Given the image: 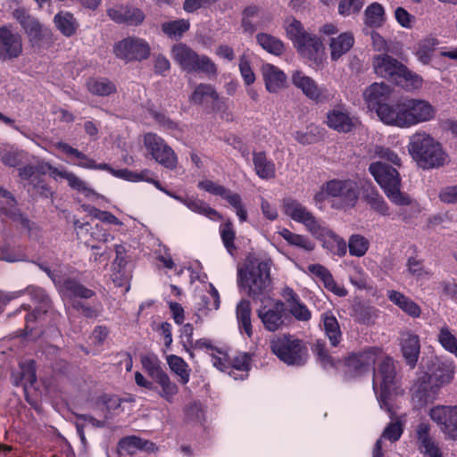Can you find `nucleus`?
Listing matches in <instances>:
<instances>
[{"label": "nucleus", "instance_id": "864d4df0", "mask_svg": "<svg viewBox=\"0 0 457 457\" xmlns=\"http://www.w3.org/2000/svg\"><path fill=\"white\" fill-rule=\"evenodd\" d=\"M141 363L143 369L154 381L166 373L162 367L161 361L154 354L142 356Z\"/></svg>", "mask_w": 457, "mask_h": 457}, {"label": "nucleus", "instance_id": "a19ab883", "mask_svg": "<svg viewBox=\"0 0 457 457\" xmlns=\"http://www.w3.org/2000/svg\"><path fill=\"white\" fill-rule=\"evenodd\" d=\"M354 37L351 32H344L336 37H332L329 42L331 50V59L338 60L345 54L353 46Z\"/></svg>", "mask_w": 457, "mask_h": 457}, {"label": "nucleus", "instance_id": "9b49d317", "mask_svg": "<svg viewBox=\"0 0 457 457\" xmlns=\"http://www.w3.org/2000/svg\"><path fill=\"white\" fill-rule=\"evenodd\" d=\"M15 18L28 35L33 47H40L42 45L54 43V34L49 28L45 27L39 21L28 14L24 10H16Z\"/></svg>", "mask_w": 457, "mask_h": 457}, {"label": "nucleus", "instance_id": "423d86ee", "mask_svg": "<svg viewBox=\"0 0 457 457\" xmlns=\"http://www.w3.org/2000/svg\"><path fill=\"white\" fill-rule=\"evenodd\" d=\"M369 171L393 204L400 206L411 204V197L401 191L402 179L395 168L376 162L370 164Z\"/></svg>", "mask_w": 457, "mask_h": 457}, {"label": "nucleus", "instance_id": "a18cd8bd", "mask_svg": "<svg viewBox=\"0 0 457 457\" xmlns=\"http://www.w3.org/2000/svg\"><path fill=\"white\" fill-rule=\"evenodd\" d=\"M162 31L170 39L179 40L190 29V21L186 19H178L163 22L161 26Z\"/></svg>", "mask_w": 457, "mask_h": 457}, {"label": "nucleus", "instance_id": "c9c22d12", "mask_svg": "<svg viewBox=\"0 0 457 457\" xmlns=\"http://www.w3.org/2000/svg\"><path fill=\"white\" fill-rule=\"evenodd\" d=\"M386 296L391 303L411 318H419L420 316L421 309L419 304L403 293L396 290H388Z\"/></svg>", "mask_w": 457, "mask_h": 457}, {"label": "nucleus", "instance_id": "ddd939ff", "mask_svg": "<svg viewBox=\"0 0 457 457\" xmlns=\"http://www.w3.org/2000/svg\"><path fill=\"white\" fill-rule=\"evenodd\" d=\"M144 145L153 159L158 163L167 169L173 170L176 168L178 162L176 154L160 136L153 132L145 134Z\"/></svg>", "mask_w": 457, "mask_h": 457}, {"label": "nucleus", "instance_id": "aec40b11", "mask_svg": "<svg viewBox=\"0 0 457 457\" xmlns=\"http://www.w3.org/2000/svg\"><path fill=\"white\" fill-rule=\"evenodd\" d=\"M191 104L195 105H206L209 101L212 102V112H219L224 111L227 106L222 98L220 97L219 93L215 87L211 84L200 83L198 84L189 96Z\"/></svg>", "mask_w": 457, "mask_h": 457}, {"label": "nucleus", "instance_id": "052dcab7", "mask_svg": "<svg viewBox=\"0 0 457 457\" xmlns=\"http://www.w3.org/2000/svg\"><path fill=\"white\" fill-rule=\"evenodd\" d=\"M317 128L309 127L306 131L297 130L294 133V138L301 145H312L320 140Z\"/></svg>", "mask_w": 457, "mask_h": 457}, {"label": "nucleus", "instance_id": "c03bdc74", "mask_svg": "<svg viewBox=\"0 0 457 457\" xmlns=\"http://www.w3.org/2000/svg\"><path fill=\"white\" fill-rule=\"evenodd\" d=\"M166 361L170 370L179 378L180 384H187L191 374V369L187 362L182 357L175 354L167 355Z\"/></svg>", "mask_w": 457, "mask_h": 457}, {"label": "nucleus", "instance_id": "a211bd4d", "mask_svg": "<svg viewBox=\"0 0 457 457\" xmlns=\"http://www.w3.org/2000/svg\"><path fill=\"white\" fill-rule=\"evenodd\" d=\"M292 82L297 88L302 90L306 97L316 104H324L332 98L326 87L318 86L311 77L306 76L302 71H297L293 74Z\"/></svg>", "mask_w": 457, "mask_h": 457}, {"label": "nucleus", "instance_id": "7ed1b4c3", "mask_svg": "<svg viewBox=\"0 0 457 457\" xmlns=\"http://www.w3.org/2000/svg\"><path fill=\"white\" fill-rule=\"evenodd\" d=\"M436 113V108L427 100L400 97L397 98V104L389 125L411 128L433 120Z\"/></svg>", "mask_w": 457, "mask_h": 457}, {"label": "nucleus", "instance_id": "f704fd0d", "mask_svg": "<svg viewBox=\"0 0 457 457\" xmlns=\"http://www.w3.org/2000/svg\"><path fill=\"white\" fill-rule=\"evenodd\" d=\"M251 355L247 353H238L232 358L228 357V375L235 379L246 378L251 369Z\"/></svg>", "mask_w": 457, "mask_h": 457}, {"label": "nucleus", "instance_id": "bb28decb", "mask_svg": "<svg viewBox=\"0 0 457 457\" xmlns=\"http://www.w3.org/2000/svg\"><path fill=\"white\" fill-rule=\"evenodd\" d=\"M62 295L71 303L87 300L96 295L93 289L87 287L78 278H67L61 286Z\"/></svg>", "mask_w": 457, "mask_h": 457}, {"label": "nucleus", "instance_id": "f257e3e1", "mask_svg": "<svg viewBox=\"0 0 457 457\" xmlns=\"http://www.w3.org/2000/svg\"><path fill=\"white\" fill-rule=\"evenodd\" d=\"M270 267L267 261L251 262L246 270L239 269L237 272L239 286L243 287L254 301H260L257 316L264 328L275 332L282 328L286 319V307L281 300L268 296L271 287Z\"/></svg>", "mask_w": 457, "mask_h": 457}, {"label": "nucleus", "instance_id": "4c0bfd02", "mask_svg": "<svg viewBox=\"0 0 457 457\" xmlns=\"http://www.w3.org/2000/svg\"><path fill=\"white\" fill-rule=\"evenodd\" d=\"M54 23L61 34L71 37L77 33L79 24L70 12L60 11L54 17Z\"/></svg>", "mask_w": 457, "mask_h": 457}, {"label": "nucleus", "instance_id": "b1692460", "mask_svg": "<svg viewBox=\"0 0 457 457\" xmlns=\"http://www.w3.org/2000/svg\"><path fill=\"white\" fill-rule=\"evenodd\" d=\"M428 376L441 388L451 383L455 374V363L449 357H436L429 367Z\"/></svg>", "mask_w": 457, "mask_h": 457}, {"label": "nucleus", "instance_id": "69168bd1", "mask_svg": "<svg viewBox=\"0 0 457 457\" xmlns=\"http://www.w3.org/2000/svg\"><path fill=\"white\" fill-rule=\"evenodd\" d=\"M286 31L288 38L294 45L302 38V36L308 34V32L304 30L301 21L295 19H293L292 21L287 25Z\"/></svg>", "mask_w": 457, "mask_h": 457}, {"label": "nucleus", "instance_id": "2f4dec72", "mask_svg": "<svg viewBox=\"0 0 457 457\" xmlns=\"http://www.w3.org/2000/svg\"><path fill=\"white\" fill-rule=\"evenodd\" d=\"M262 76L266 89L270 93H276L285 86L286 74L278 67L270 63L262 65Z\"/></svg>", "mask_w": 457, "mask_h": 457}, {"label": "nucleus", "instance_id": "79ce46f5", "mask_svg": "<svg viewBox=\"0 0 457 457\" xmlns=\"http://www.w3.org/2000/svg\"><path fill=\"white\" fill-rule=\"evenodd\" d=\"M386 21L385 9L378 2H373L369 4L363 15V22L366 27L370 29L381 28Z\"/></svg>", "mask_w": 457, "mask_h": 457}, {"label": "nucleus", "instance_id": "c85d7f7f", "mask_svg": "<svg viewBox=\"0 0 457 457\" xmlns=\"http://www.w3.org/2000/svg\"><path fill=\"white\" fill-rule=\"evenodd\" d=\"M174 198L179 200L192 212L205 216L212 220L216 221L223 219L221 213H220L215 209L212 208L204 200L199 199L195 195H174Z\"/></svg>", "mask_w": 457, "mask_h": 457}, {"label": "nucleus", "instance_id": "72a5a7b5", "mask_svg": "<svg viewBox=\"0 0 457 457\" xmlns=\"http://www.w3.org/2000/svg\"><path fill=\"white\" fill-rule=\"evenodd\" d=\"M253 163L254 171L260 179L268 180L276 177V165L264 151L253 152Z\"/></svg>", "mask_w": 457, "mask_h": 457}, {"label": "nucleus", "instance_id": "338daca9", "mask_svg": "<svg viewBox=\"0 0 457 457\" xmlns=\"http://www.w3.org/2000/svg\"><path fill=\"white\" fill-rule=\"evenodd\" d=\"M403 433V423L399 420L390 422L383 431L382 436L394 443L400 439Z\"/></svg>", "mask_w": 457, "mask_h": 457}, {"label": "nucleus", "instance_id": "e2e57ef3", "mask_svg": "<svg viewBox=\"0 0 457 457\" xmlns=\"http://www.w3.org/2000/svg\"><path fill=\"white\" fill-rule=\"evenodd\" d=\"M437 44V40L435 38L426 39L422 44L420 45L417 51V57L424 64L429 63L432 57L433 46Z\"/></svg>", "mask_w": 457, "mask_h": 457}, {"label": "nucleus", "instance_id": "20e7f679", "mask_svg": "<svg viewBox=\"0 0 457 457\" xmlns=\"http://www.w3.org/2000/svg\"><path fill=\"white\" fill-rule=\"evenodd\" d=\"M372 64L378 76L386 79L407 91L421 86L422 79L419 75L387 54L374 56Z\"/></svg>", "mask_w": 457, "mask_h": 457}, {"label": "nucleus", "instance_id": "e433bc0d", "mask_svg": "<svg viewBox=\"0 0 457 457\" xmlns=\"http://www.w3.org/2000/svg\"><path fill=\"white\" fill-rule=\"evenodd\" d=\"M321 322L324 333L328 338L330 345L333 347L338 346L342 341L343 334L335 315L330 311L322 313Z\"/></svg>", "mask_w": 457, "mask_h": 457}, {"label": "nucleus", "instance_id": "3c124183", "mask_svg": "<svg viewBox=\"0 0 457 457\" xmlns=\"http://www.w3.org/2000/svg\"><path fill=\"white\" fill-rule=\"evenodd\" d=\"M278 234L290 245L300 247L305 251L311 252L315 245L307 237L293 233L288 228H284L278 231Z\"/></svg>", "mask_w": 457, "mask_h": 457}, {"label": "nucleus", "instance_id": "6e6552de", "mask_svg": "<svg viewBox=\"0 0 457 457\" xmlns=\"http://www.w3.org/2000/svg\"><path fill=\"white\" fill-rule=\"evenodd\" d=\"M364 99L368 108L375 112L384 124L389 125L397 104L393 89L383 82L372 83L366 88Z\"/></svg>", "mask_w": 457, "mask_h": 457}, {"label": "nucleus", "instance_id": "a878e982", "mask_svg": "<svg viewBox=\"0 0 457 457\" xmlns=\"http://www.w3.org/2000/svg\"><path fill=\"white\" fill-rule=\"evenodd\" d=\"M54 147L67 155H72L79 159V162L77 163V165L81 168L106 170L114 176L115 169L111 167L108 163L96 164L95 160L89 158L84 153L79 151L77 148L71 146L69 144L65 142H56L54 144Z\"/></svg>", "mask_w": 457, "mask_h": 457}, {"label": "nucleus", "instance_id": "c756f323", "mask_svg": "<svg viewBox=\"0 0 457 457\" xmlns=\"http://www.w3.org/2000/svg\"><path fill=\"white\" fill-rule=\"evenodd\" d=\"M307 269L311 274L318 278L322 282L323 286L328 291H331L338 296H345L347 295V290L344 287H339L337 285L333 275L325 266L315 263L310 264Z\"/></svg>", "mask_w": 457, "mask_h": 457}, {"label": "nucleus", "instance_id": "412c9836", "mask_svg": "<svg viewBox=\"0 0 457 457\" xmlns=\"http://www.w3.org/2000/svg\"><path fill=\"white\" fill-rule=\"evenodd\" d=\"M22 53V41L19 33L10 26L0 27V61L7 62L18 58Z\"/></svg>", "mask_w": 457, "mask_h": 457}, {"label": "nucleus", "instance_id": "5701e85b", "mask_svg": "<svg viewBox=\"0 0 457 457\" xmlns=\"http://www.w3.org/2000/svg\"><path fill=\"white\" fill-rule=\"evenodd\" d=\"M106 13L115 23L127 26H139L145 19V15L140 8L130 4L115 5L114 7L108 8Z\"/></svg>", "mask_w": 457, "mask_h": 457}, {"label": "nucleus", "instance_id": "6e6d98bb", "mask_svg": "<svg viewBox=\"0 0 457 457\" xmlns=\"http://www.w3.org/2000/svg\"><path fill=\"white\" fill-rule=\"evenodd\" d=\"M148 442L137 436H129L122 437L118 443L120 451L129 454H134L137 450H142Z\"/></svg>", "mask_w": 457, "mask_h": 457}, {"label": "nucleus", "instance_id": "473e14b6", "mask_svg": "<svg viewBox=\"0 0 457 457\" xmlns=\"http://www.w3.org/2000/svg\"><path fill=\"white\" fill-rule=\"evenodd\" d=\"M362 199L370 210L381 216H389L390 208L378 189L372 186L363 188Z\"/></svg>", "mask_w": 457, "mask_h": 457}, {"label": "nucleus", "instance_id": "0eeeda50", "mask_svg": "<svg viewBox=\"0 0 457 457\" xmlns=\"http://www.w3.org/2000/svg\"><path fill=\"white\" fill-rule=\"evenodd\" d=\"M171 56L186 72L204 73L209 78L216 77L218 74L217 65L209 56L198 54L187 44H175L171 47Z\"/></svg>", "mask_w": 457, "mask_h": 457}, {"label": "nucleus", "instance_id": "774afa93", "mask_svg": "<svg viewBox=\"0 0 457 457\" xmlns=\"http://www.w3.org/2000/svg\"><path fill=\"white\" fill-rule=\"evenodd\" d=\"M4 213L12 221L19 223L21 228H25L29 232L32 230L34 223L31 222V220L16 207L13 210H5Z\"/></svg>", "mask_w": 457, "mask_h": 457}, {"label": "nucleus", "instance_id": "09e8293b", "mask_svg": "<svg viewBox=\"0 0 457 457\" xmlns=\"http://www.w3.org/2000/svg\"><path fill=\"white\" fill-rule=\"evenodd\" d=\"M257 43L268 53L279 56L285 52L284 43L278 37L264 32L256 35Z\"/></svg>", "mask_w": 457, "mask_h": 457}, {"label": "nucleus", "instance_id": "2eb2a0df", "mask_svg": "<svg viewBox=\"0 0 457 457\" xmlns=\"http://www.w3.org/2000/svg\"><path fill=\"white\" fill-rule=\"evenodd\" d=\"M197 187L200 189H203L213 195L220 196L222 199L226 200L235 209L236 214L240 222L247 220V211L243 204L242 197L238 193L232 192L224 186L219 185L210 179L199 181Z\"/></svg>", "mask_w": 457, "mask_h": 457}, {"label": "nucleus", "instance_id": "39448f33", "mask_svg": "<svg viewBox=\"0 0 457 457\" xmlns=\"http://www.w3.org/2000/svg\"><path fill=\"white\" fill-rule=\"evenodd\" d=\"M374 370L373 388L381 409L390 416L395 414L392 405V395L396 389V371L394 359L386 356Z\"/></svg>", "mask_w": 457, "mask_h": 457}, {"label": "nucleus", "instance_id": "5fc2aeb1", "mask_svg": "<svg viewBox=\"0 0 457 457\" xmlns=\"http://www.w3.org/2000/svg\"><path fill=\"white\" fill-rule=\"evenodd\" d=\"M312 351L316 355L317 361L324 369L337 367V361L329 354L326 346V343L323 340H317L313 344Z\"/></svg>", "mask_w": 457, "mask_h": 457}, {"label": "nucleus", "instance_id": "8fccbe9b", "mask_svg": "<svg viewBox=\"0 0 457 457\" xmlns=\"http://www.w3.org/2000/svg\"><path fill=\"white\" fill-rule=\"evenodd\" d=\"M156 384L159 385L161 390L159 391V395L163 398L167 403H173L175 401V396L179 393L178 385L171 381L170 378L167 373L163 374L156 380H154Z\"/></svg>", "mask_w": 457, "mask_h": 457}, {"label": "nucleus", "instance_id": "13d9d810", "mask_svg": "<svg viewBox=\"0 0 457 457\" xmlns=\"http://www.w3.org/2000/svg\"><path fill=\"white\" fill-rule=\"evenodd\" d=\"M71 307L87 319L95 320L98 318L103 312L101 303L91 305L82 301H76L71 303Z\"/></svg>", "mask_w": 457, "mask_h": 457}, {"label": "nucleus", "instance_id": "680f3d73", "mask_svg": "<svg viewBox=\"0 0 457 457\" xmlns=\"http://www.w3.org/2000/svg\"><path fill=\"white\" fill-rule=\"evenodd\" d=\"M364 5V0H341L338 4V12L343 16L358 13Z\"/></svg>", "mask_w": 457, "mask_h": 457}, {"label": "nucleus", "instance_id": "f3484780", "mask_svg": "<svg viewBox=\"0 0 457 457\" xmlns=\"http://www.w3.org/2000/svg\"><path fill=\"white\" fill-rule=\"evenodd\" d=\"M325 123L337 133L347 134L354 130L360 122L345 105L339 104L327 112Z\"/></svg>", "mask_w": 457, "mask_h": 457}, {"label": "nucleus", "instance_id": "0e129e2a", "mask_svg": "<svg viewBox=\"0 0 457 457\" xmlns=\"http://www.w3.org/2000/svg\"><path fill=\"white\" fill-rule=\"evenodd\" d=\"M205 411L199 402L188 404L185 409V416L187 420L202 422L204 420Z\"/></svg>", "mask_w": 457, "mask_h": 457}, {"label": "nucleus", "instance_id": "4d7b16f0", "mask_svg": "<svg viewBox=\"0 0 457 457\" xmlns=\"http://www.w3.org/2000/svg\"><path fill=\"white\" fill-rule=\"evenodd\" d=\"M369 245V241L359 234L352 235L348 241L349 253L352 256H363L367 253Z\"/></svg>", "mask_w": 457, "mask_h": 457}, {"label": "nucleus", "instance_id": "cd10ccee", "mask_svg": "<svg viewBox=\"0 0 457 457\" xmlns=\"http://www.w3.org/2000/svg\"><path fill=\"white\" fill-rule=\"evenodd\" d=\"M297 52L304 58L318 63L320 62V52L322 50V42L316 35L308 33L295 45Z\"/></svg>", "mask_w": 457, "mask_h": 457}, {"label": "nucleus", "instance_id": "9d476101", "mask_svg": "<svg viewBox=\"0 0 457 457\" xmlns=\"http://www.w3.org/2000/svg\"><path fill=\"white\" fill-rule=\"evenodd\" d=\"M381 352V348L371 346L359 352L350 353L344 360L345 376L354 378L369 372L373 369Z\"/></svg>", "mask_w": 457, "mask_h": 457}, {"label": "nucleus", "instance_id": "4468645a", "mask_svg": "<svg viewBox=\"0 0 457 457\" xmlns=\"http://www.w3.org/2000/svg\"><path fill=\"white\" fill-rule=\"evenodd\" d=\"M285 213L296 222L303 224L314 236H321L325 228L313 214L297 200L288 198L283 202Z\"/></svg>", "mask_w": 457, "mask_h": 457}, {"label": "nucleus", "instance_id": "ea45409f", "mask_svg": "<svg viewBox=\"0 0 457 457\" xmlns=\"http://www.w3.org/2000/svg\"><path fill=\"white\" fill-rule=\"evenodd\" d=\"M86 86L90 94L97 96H109L117 92L116 85L104 77L89 78Z\"/></svg>", "mask_w": 457, "mask_h": 457}, {"label": "nucleus", "instance_id": "393cba45", "mask_svg": "<svg viewBox=\"0 0 457 457\" xmlns=\"http://www.w3.org/2000/svg\"><path fill=\"white\" fill-rule=\"evenodd\" d=\"M399 345L406 365L414 369L420 353V337L410 330L403 331L400 333Z\"/></svg>", "mask_w": 457, "mask_h": 457}, {"label": "nucleus", "instance_id": "1a4fd4ad", "mask_svg": "<svg viewBox=\"0 0 457 457\" xmlns=\"http://www.w3.org/2000/svg\"><path fill=\"white\" fill-rule=\"evenodd\" d=\"M270 347L272 353L287 365L302 366L307 361V346L293 335L277 337L270 341Z\"/></svg>", "mask_w": 457, "mask_h": 457}, {"label": "nucleus", "instance_id": "f03ea898", "mask_svg": "<svg viewBox=\"0 0 457 457\" xmlns=\"http://www.w3.org/2000/svg\"><path fill=\"white\" fill-rule=\"evenodd\" d=\"M408 151L423 170L442 167L448 157L442 145L425 132H416L410 137Z\"/></svg>", "mask_w": 457, "mask_h": 457}, {"label": "nucleus", "instance_id": "bf43d9fd", "mask_svg": "<svg viewBox=\"0 0 457 457\" xmlns=\"http://www.w3.org/2000/svg\"><path fill=\"white\" fill-rule=\"evenodd\" d=\"M53 173L58 177L67 180L69 186L79 192H85L87 188L83 180H81L76 174L68 170H60L57 168H53Z\"/></svg>", "mask_w": 457, "mask_h": 457}, {"label": "nucleus", "instance_id": "4be33fe9", "mask_svg": "<svg viewBox=\"0 0 457 457\" xmlns=\"http://www.w3.org/2000/svg\"><path fill=\"white\" fill-rule=\"evenodd\" d=\"M328 195L340 197L349 206H354L358 200L359 191L357 183L351 179H332L325 184Z\"/></svg>", "mask_w": 457, "mask_h": 457}, {"label": "nucleus", "instance_id": "dca6fc26", "mask_svg": "<svg viewBox=\"0 0 457 457\" xmlns=\"http://www.w3.org/2000/svg\"><path fill=\"white\" fill-rule=\"evenodd\" d=\"M440 392V387L430 379L428 372L418 377L411 387V400L417 408H422L432 403Z\"/></svg>", "mask_w": 457, "mask_h": 457}, {"label": "nucleus", "instance_id": "49530a36", "mask_svg": "<svg viewBox=\"0 0 457 457\" xmlns=\"http://www.w3.org/2000/svg\"><path fill=\"white\" fill-rule=\"evenodd\" d=\"M436 340L442 348L457 358V337L447 324L438 328Z\"/></svg>", "mask_w": 457, "mask_h": 457}, {"label": "nucleus", "instance_id": "37998d69", "mask_svg": "<svg viewBox=\"0 0 457 457\" xmlns=\"http://www.w3.org/2000/svg\"><path fill=\"white\" fill-rule=\"evenodd\" d=\"M261 18V8L258 5L251 4L245 7L242 11L241 27L245 33L253 35L260 27L259 21H254Z\"/></svg>", "mask_w": 457, "mask_h": 457}, {"label": "nucleus", "instance_id": "de8ad7c7", "mask_svg": "<svg viewBox=\"0 0 457 457\" xmlns=\"http://www.w3.org/2000/svg\"><path fill=\"white\" fill-rule=\"evenodd\" d=\"M219 232L225 249L230 255H234L237 248L235 244L236 229L232 220L228 219L221 223L219 227Z\"/></svg>", "mask_w": 457, "mask_h": 457}, {"label": "nucleus", "instance_id": "7c9ffc66", "mask_svg": "<svg viewBox=\"0 0 457 457\" xmlns=\"http://www.w3.org/2000/svg\"><path fill=\"white\" fill-rule=\"evenodd\" d=\"M37 364L34 360H27L20 363V370L16 373L12 372L11 379L15 386H33L37 380Z\"/></svg>", "mask_w": 457, "mask_h": 457}, {"label": "nucleus", "instance_id": "603ef678", "mask_svg": "<svg viewBox=\"0 0 457 457\" xmlns=\"http://www.w3.org/2000/svg\"><path fill=\"white\" fill-rule=\"evenodd\" d=\"M25 257L24 249L20 245L4 243L0 245V261L16 262Z\"/></svg>", "mask_w": 457, "mask_h": 457}, {"label": "nucleus", "instance_id": "58836bf2", "mask_svg": "<svg viewBox=\"0 0 457 457\" xmlns=\"http://www.w3.org/2000/svg\"><path fill=\"white\" fill-rule=\"evenodd\" d=\"M236 315L240 332L245 333L249 338L253 336V326L251 320V303L247 299H242L237 305Z\"/></svg>", "mask_w": 457, "mask_h": 457}, {"label": "nucleus", "instance_id": "6ab92c4d", "mask_svg": "<svg viewBox=\"0 0 457 457\" xmlns=\"http://www.w3.org/2000/svg\"><path fill=\"white\" fill-rule=\"evenodd\" d=\"M430 419L436 422L443 433L451 439L457 440V405H437L429 411Z\"/></svg>", "mask_w": 457, "mask_h": 457}, {"label": "nucleus", "instance_id": "f8f14e48", "mask_svg": "<svg viewBox=\"0 0 457 457\" xmlns=\"http://www.w3.org/2000/svg\"><path fill=\"white\" fill-rule=\"evenodd\" d=\"M113 53L117 58L125 61V62H141L150 56L151 48L146 40L136 37H128L114 45Z\"/></svg>", "mask_w": 457, "mask_h": 457}]
</instances>
